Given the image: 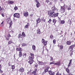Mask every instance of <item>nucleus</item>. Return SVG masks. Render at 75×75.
<instances>
[{"instance_id": "nucleus-35", "label": "nucleus", "mask_w": 75, "mask_h": 75, "mask_svg": "<svg viewBox=\"0 0 75 75\" xmlns=\"http://www.w3.org/2000/svg\"><path fill=\"white\" fill-rule=\"evenodd\" d=\"M50 61H54V59H53V57H50Z\"/></svg>"}, {"instance_id": "nucleus-15", "label": "nucleus", "mask_w": 75, "mask_h": 75, "mask_svg": "<svg viewBox=\"0 0 75 75\" xmlns=\"http://www.w3.org/2000/svg\"><path fill=\"white\" fill-rule=\"evenodd\" d=\"M19 71L21 72H24V69L23 67L20 68L19 69Z\"/></svg>"}, {"instance_id": "nucleus-8", "label": "nucleus", "mask_w": 75, "mask_h": 75, "mask_svg": "<svg viewBox=\"0 0 75 75\" xmlns=\"http://www.w3.org/2000/svg\"><path fill=\"white\" fill-rule=\"evenodd\" d=\"M50 68V66L47 67L44 69V71H45V72L46 73L48 71V70L49 69V68Z\"/></svg>"}, {"instance_id": "nucleus-22", "label": "nucleus", "mask_w": 75, "mask_h": 75, "mask_svg": "<svg viewBox=\"0 0 75 75\" xmlns=\"http://www.w3.org/2000/svg\"><path fill=\"white\" fill-rule=\"evenodd\" d=\"M30 56H30V57L34 58V54H33L31 53H30Z\"/></svg>"}, {"instance_id": "nucleus-62", "label": "nucleus", "mask_w": 75, "mask_h": 75, "mask_svg": "<svg viewBox=\"0 0 75 75\" xmlns=\"http://www.w3.org/2000/svg\"><path fill=\"white\" fill-rule=\"evenodd\" d=\"M71 35H72V33H71Z\"/></svg>"}, {"instance_id": "nucleus-11", "label": "nucleus", "mask_w": 75, "mask_h": 75, "mask_svg": "<svg viewBox=\"0 0 75 75\" xmlns=\"http://www.w3.org/2000/svg\"><path fill=\"white\" fill-rule=\"evenodd\" d=\"M36 1L37 3L36 4V7L38 8L40 6V3H39V2H38V1L37 0Z\"/></svg>"}, {"instance_id": "nucleus-1", "label": "nucleus", "mask_w": 75, "mask_h": 75, "mask_svg": "<svg viewBox=\"0 0 75 75\" xmlns=\"http://www.w3.org/2000/svg\"><path fill=\"white\" fill-rule=\"evenodd\" d=\"M52 10L48 11V15L49 16L52 17V16H54V14H55L54 11H55L57 8H56L55 7V6H53L52 8Z\"/></svg>"}, {"instance_id": "nucleus-48", "label": "nucleus", "mask_w": 75, "mask_h": 75, "mask_svg": "<svg viewBox=\"0 0 75 75\" xmlns=\"http://www.w3.org/2000/svg\"><path fill=\"white\" fill-rule=\"evenodd\" d=\"M1 16H2V17H4V14H3V13H2V14H1Z\"/></svg>"}, {"instance_id": "nucleus-23", "label": "nucleus", "mask_w": 75, "mask_h": 75, "mask_svg": "<svg viewBox=\"0 0 75 75\" xmlns=\"http://www.w3.org/2000/svg\"><path fill=\"white\" fill-rule=\"evenodd\" d=\"M67 45H71V42L69 41H67Z\"/></svg>"}, {"instance_id": "nucleus-52", "label": "nucleus", "mask_w": 75, "mask_h": 75, "mask_svg": "<svg viewBox=\"0 0 75 75\" xmlns=\"http://www.w3.org/2000/svg\"><path fill=\"white\" fill-rule=\"evenodd\" d=\"M59 37H62V36L61 35V34H60L59 35Z\"/></svg>"}, {"instance_id": "nucleus-17", "label": "nucleus", "mask_w": 75, "mask_h": 75, "mask_svg": "<svg viewBox=\"0 0 75 75\" xmlns=\"http://www.w3.org/2000/svg\"><path fill=\"white\" fill-rule=\"evenodd\" d=\"M32 49L33 50H36V47H35V45H33L32 46Z\"/></svg>"}, {"instance_id": "nucleus-29", "label": "nucleus", "mask_w": 75, "mask_h": 75, "mask_svg": "<svg viewBox=\"0 0 75 75\" xmlns=\"http://www.w3.org/2000/svg\"><path fill=\"white\" fill-rule=\"evenodd\" d=\"M60 50H62L63 48V46L62 45H61L59 47Z\"/></svg>"}, {"instance_id": "nucleus-61", "label": "nucleus", "mask_w": 75, "mask_h": 75, "mask_svg": "<svg viewBox=\"0 0 75 75\" xmlns=\"http://www.w3.org/2000/svg\"><path fill=\"white\" fill-rule=\"evenodd\" d=\"M43 21H44V22H45V20H44Z\"/></svg>"}, {"instance_id": "nucleus-6", "label": "nucleus", "mask_w": 75, "mask_h": 75, "mask_svg": "<svg viewBox=\"0 0 75 75\" xmlns=\"http://www.w3.org/2000/svg\"><path fill=\"white\" fill-rule=\"evenodd\" d=\"M16 50L17 51H19V52H21L23 51V49L21 47H19V48H17L16 49Z\"/></svg>"}, {"instance_id": "nucleus-57", "label": "nucleus", "mask_w": 75, "mask_h": 75, "mask_svg": "<svg viewBox=\"0 0 75 75\" xmlns=\"http://www.w3.org/2000/svg\"><path fill=\"white\" fill-rule=\"evenodd\" d=\"M11 35H10L9 34L8 35V37H11Z\"/></svg>"}, {"instance_id": "nucleus-12", "label": "nucleus", "mask_w": 75, "mask_h": 75, "mask_svg": "<svg viewBox=\"0 0 75 75\" xmlns=\"http://www.w3.org/2000/svg\"><path fill=\"white\" fill-rule=\"evenodd\" d=\"M37 69H35L34 71H33L32 72V74H35L36 73H37Z\"/></svg>"}, {"instance_id": "nucleus-2", "label": "nucleus", "mask_w": 75, "mask_h": 75, "mask_svg": "<svg viewBox=\"0 0 75 75\" xmlns=\"http://www.w3.org/2000/svg\"><path fill=\"white\" fill-rule=\"evenodd\" d=\"M33 57H31V56L29 57L28 60L29 61H28V63H29L30 65H31L34 62V60H33Z\"/></svg>"}, {"instance_id": "nucleus-44", "label": "nucleus", "mask_w": 75, "mask_h": 75, "mask_svg": "<svg viewBox=\"0 0 75 75\" xmlns=\"http://www.w3.org/2000/svg\"><path fill=\"white\" fill-rule=\"evenodd\" d=\"M46 2L47 3H50V1L49 0H46Z\"/></svg>"}, {"instance_id": "nucleus-50", "label": "nucleus", "mask_w": 75, "mask_h": 75, "mask_svg": "<svg viewBox=\"0 0 75 75\" xmlns=\"http://www.w3.org/2000/svg\"><path fill=\"white\" fill-rule=\"evenodd\" d=\"M0 69H2V66L0 64Z\"/></svg>"}, {"instance_id": "nucleus-9", "label": "nucleus", "mask_w": 75, "mask_h": 75, "mask_svg": "<svg viewBox=\"0 0 75 75\" xmlns=\"http://www.w3.org/2000/svg\"><path fill=\"white\" fill-rule=\"evenodd\" d=\"M54 65H56L58 66H59V65H61V62L59 61L58 62L55 63H54Z\"/></svg>"}, {"instance_id": "nucleus-47", "label": "nucleus", "mask_w": 75, "mask_h": 75, "mask_svg": "<svg viewBox=\"0 0 75 75\" xmlns=\"http://www.w3.org/2000/svg\"><path fill=\"white\" fill-rule=\"evenodd\" d=\"M54 37V36L52 35H51L50 36V38H53Z\"/></svg>"}, {"instance_id": "nucleus-45", "label": "nucleus", "mask_w": 75, "mask_h": 75, "mask_svg": "<svg viewBox=\"0 0 75 75\" xmlns=\"http://www.w3.org/2000/svg\"><path fill=\"white\" fill-rule=\"evenodd\" d=\"M63 7H64V8H67V7L66 5H64L63 6Z\"/></svg>"}, {"instance_id": "nucleus-38", "label": "nucleus", "mask_w": 75, "mask_h": 75, "mask_svg": "<svg viewBox=\"0 0 75 75\" xmlns=\"http://www.w3.org/2000/svg\"><path fill=\"white\" fill-rule=\"evenodd\" d=\"M26 45V44L25 43H22V46L23 47H25Z\"/></svg>"}, {"instance_id": "nucleus-32", "label": "nucleus", "mask_w": 75, "mask_h": 75, "mask_svg": "<svg viewBox=\"0 0 75 75\" xmlns=\"http://www.w3.org/2000/svg\"><path fill=\"white\" fill-rule=\"evenodd\" d=\"M11 68L12 69H15V66H14V65H12Z\"/></svg>"}, {"instance_id": "nucleus-56", "label": "nucleus", "mask_w": 75, "mask_h": 75, "mask_svg": "<svg viewBox=\"0 0 75 75\" xmlns=\"http://www.w3.org/2000/svg\"><path fill=\"white\" fill-rule=\"evenodd\" d=\"M30 17H33V14L30 15Z\"/></svg>"}, {"instance_id": "nucleus-55", "label": "nucleus", "mask_w": 75, "mask_h": 75, "mask_svg": "<svg viewBox=\"0 0 75 75\" xmlns=\"http://www.w3.org/2000/svg\"><path fill=\"white\" fill-rule=\"evenodd\" d=\"M6 40H9V38H6Z\"/></svg>"}, {"instance_id": "nucleus-64", "label": "nucleus", "mask_w": 75, "mask_h": 75, "mask_svg": "<svg viewBox=\"0 0 75 75\" xmlns=\"http://www.w3.org/2000/svg\"><path fill=\"white\" fill-rule=\"evenodd\" d=\"M35 1H37V0H35Z\"/></svg>"}, {"instance_id": "nucleus-58", "label": "nucleus", "mask_w": 75, "mask_h": 75, "mask_svg": "<svg viewBox=\"0 0 75 75\" xmlns=\"http://www.w3.org/2000/svg\"><path fill=\"white\" fill-rule=\"evenodd\" d=\"M4 22H2L1 23V24H3V23Z\"/></svg>"}, {"instance_id": "nucleus-30", "label": "nucleus", "mask_w": 75, "mask_h": 75, "mask_svg": "<svg viewBox=\"0 0 75 75\" xmlns=\"http://www.w3.org/2000/svg\"><path fill=\"white\" fill-rule=\"evenodd\" d=\"M53 42L54 44H56V40H55V39H54L53 40Z\"/></svg>"}, {"instance_id": "nucleus-27", "label": "nucleus", "mask_w": 75, "mask_h": 75, "mask_svg": "<svg viewBox=\"0 0 75 75\" xmlns=\"http://www.w3.org/2000/svg\"><path fill=\"white\" fill-rule=\"evenodd\" d=\"M4 9L3 8H1V6H0V11H1V12H2L3 11H4Z\"/></svg>"}, {"instance_id": "nucleus-14", "label": "nucleus", "mask_w": 75, "mask_h": 75, "mask_svg": "<svg viewBox=\"0 0 75 75\" xmlns=\"http://www.w3.org/2000/svg\"><path fill=\"white\" fill-rule=\"evenodd\" d=\"M72 59H71L69 60V62L68 65V67H69L71 66V65L72 64Z\"/></svg>"}, {"instance_id": "nucleus-28", "label": "nucleus", "mask_w": 75, "mask_h": 75, "mask_svg": "<svg viewBox=\"0 0 75 75\" xmlns=\"http://www.w3.org/2000/svg\"><path fill=\"white\" fill-rule=\"evenodd\" d=\"M58 13H54V17H57L58 16Z\"/></svg>"}, {"instance_id": "nucleus-5", "label": "nucleus", "mask_w": 75, "mask_h": 75, "mask_svg": "<svg viewBox=\"0 0 75 75\" xmlns=\"http://www.w3.org/2000/svg\"><path fill=\"white\" fill-rule=\"evenodd\" d=\"M13 16L14 17H16L17 18H19L20 17V14L18 13H15L14 14Z\"/></svg>"}, {"instance_id": "nucleus-39", "label": "nucleus", "mask_w": 75, "mask_h": 75, "mask_svg": "<svg viewBox=\"0 0 75 75\" xmlns=\"http://www.w3.org/2000/svg\"><path fill=\"white\" fill-rule=\"evenodd\" d=\"M61 24H64V23H65V21H61Z\"/></svg>"}, {"instance_id": "nucleus-53", "label": "nucleus", "mask_w": 75, "mask_h": 75, "mask_svg": "<svg viewBox=\"0 0 75 75\" xmlns=\"http://www.w3.org/2000/svg\"><path fill=\"white\" fill-rule=\"evenodd\" d=\"M68 10H71V8L70 7L68 8Z\"/></svg>"}, {"instance_id": "nucleus-36", "label": "nucleus", "mask_w": 75, "mask_h": 75, "mask_svg": "<svg viewBox=\"0 0 75 75\" xmlns=\"http://www.w3.org/2000/svg\"><path fill=\"white\" fill-rule=\"evenodd\" d=\"M54 23V24L56 23V20L55 19H54L52 21Z\"/></svg>"}, {"instance_id": "nucleus-16", "label": "nucleus", "mask_w": 75, "mask_h": 75, "mask_svg": "<svg viewBox=\"0 0 75 75\" xmlns=\"http://www.w3.org/2000/svg\"><path fill=\"white\" fill-rule=\"evenodd\" d=\"M19 57H22V55H23L22 52H19Z\"/></svg>"}, {"instance_id": "nucleus-54", "label": "nucleus", "mask_w": 75, "mask_h": 75, "mask_svg": "<svg viewBox=\"0 0 75 75\" xmlns=\"http://www.w3.org/2000/svg\"><path fill=\"white\" fill-rule=\"evenodd\" d=\"M38 67V65H36L35 66V67L36 68H37Z\"/></svg>"}, {"instance_id": "nucleus-63", "label": "nucleus", "mask_w": 75, "mask_h": 75, "mask_svg": "<svg viewBox=\"0 0 75 75\" xmlns=\"http://www.w3.org/2000/svg\"><path fill=\"white\" fill-rule=\"evenodd\" d=\"M34 75H37V74H34Z\"/></svg>"}, {"instance_id": "nucleus-25", "label": "nucleus", "mask_w": 75, "mask_h": 75, "mask_svg": "<svg viewBox=\"0 0 75 75\" xmlns=\"http://www.w3.org/2000/svg\"><path fill=\"white\" fill-rule=\"evenodd\" d=\"M8 3H9V4H13V3H14V2L13 1H9Z\"/></svg>"}, {"instance_id": "nucleus-49", "label": "nucleus", "mask_w": 75, "mask_h": 75, "mask_svg": "<svg viewBox=\"0 0 75 75\" xmlns=\"http://www.w3.org/2000/svg\"><path fill=\"white\" fill-rule=\"evenodd\" d=\"M45 73H46V72H45V71H44L43 72L42 74H45Z\"/></svg>"}, {"instance_id": "nucleus-60", "label": "nucleus", "mask_w": 75, "mask_h": 75, "mask_svg": "<svg viewBox=\"0 0 75 75\" xmlns=\"http://www.w3.org/2000/svg\"><path fill=\"white\" fill-rule=\"evenodd\" d=\"M61 33H62V31H59Z\"/></svg>"}, {"instance_id": "nucleus-59", "label": "nucleus", "mask_w": 75, "mask_h": 75, "mask_svg": "<svg viewBox=\"0 0 75 75\" xmlns=\"http://www.w3.org/2000/svg\"><path fill=\"white\" fill-rule=\"evenodd\" d=\"M58 0H54V1H57Z\"/></svg>"}, {"instance_id": "nucleus-21", "label": "nucleus", "mask_w": 75, "mask_h": 75, "mask_svg": "<svg viewBox=\"0 0 75 75\" xmlns=\"http://www.w3.org/2000/svg\"><path fill=\"white\" fill-rule=\"evenodd\" d=\"M29 25H29V23H27V25H26L24 27V28H28V27Z\"/></svg>"}, {"instance_id": "nucleus-19", "label": "nucleus", "mask_w": 75, "mask_h": 75, "mask_svg": "<svg viewBox=\"0 0 75 75\" xmlns=\"http://www.w3.org/2000/svg\"><path fill=\"white\" fill-rule=\"evenodd\" d=\"M66 71L68 74H69V72H70V70H69V69L68 68H67L66 69Z\"/></svg>"}, {"instance_id": "nucleus-51", "label": "nucleus", "mask_w": 75, "mask_h": 75, "mask_svg": "<svg viewBox=\"0 0 75 75\" xmlns=\"http://www.w3.org/2000/svg\"><path fill=\"white\" fill-rule=\"evenodd\" d=\"M69 21V24H71V20H69L68 21V22Z\"/></svg>"}, {"instance_id": "nucleus-33", "label": "nucleus", "mask_w": 75, "mask_h": 75, "mask_svg": "<svg viewBox=\"0 0 75 75\" xmlns=\"http://www.w3.org/2000/svg\"><path fill=\"white\" fill-rule=\"evenodd\" d=\"M23 55L24 58H25L27 56V54L26 53H24Z\"/></svg>"}, {"instance_id": "nucleus-20", "label": "nucleus", "mask_w": 75, "mask_h": 75, "mask_svg": "<svg viewBox=\"0 0 75 75\" xmlns=\"http://www.w3.org/2000/svg\"><path fill=\"white\" fill-rule=\"evenodd\" d=\"M41 33V31H40V29L39 28L38 29V30H37V34H40Z\"/></svg>"}, {"instance_id": "nucleus-42", "label": "nucleus", "mask_w": 75, "mask_h": 75, "mask_svg": "<svg viewBox=\"0 0 75 75\" xmlns=\"http://www.w3.org/2000/svg\"><path fill=\"white\" fill-rule=\"evenodd\" d=\"M54 62H51L50 63V65H52V64H55V63H54Z\"/></svg>"}, {"instance_id": "nucleus-41", "label": "nucleus", "mask_w": 75, "mask_h": 75, "mask_svg": "<svg viewBox=\"0 0 75 75\" xmlns=\"http://www.w3.org/2000/svg\"><path fill=\"white\" fill-rule=\"evenodd\" d=\"M18 9V8L17 6H16L14 8V10H15V11L17 10Z\"/></svg>"}, {"instance_id": "nucleus-43", "label": "nucleus", "mask_w": 75, "mask_h": 75, "mask_svg": "<svg viewBox=\"0 0 75 75\" xmlns=\"http://www.w3.org/2000/svg\"><path fill=\"white\" fill-rule=\"evenodd\" d=\"M52 21L51 20V19H50L48 22L49 23H51V22Z\"/></svg>"}, {"instance_id": "nucleus-26", "label": "nucleus", "mask_w": 75, "mask_h": 75, "mask_svg": "<svg viewBox=\"0 0 75 75\" xmlns=\"http://www.w3.org/2000/svg\"><path fill=\"white\" fill-rule=\"evenodd\" d=\"M13 42L10 40L8 42V45H10V44H11V43H13Z\"/></svg>"}, {"instance_id": "nucleus-13", "label": "nucleus", "mask_w": 75, "mask_h": 75, "mask_svg": "<svg viewBox=\"0 0 75 75\" xmlns=\"http://www.w3.org/2000/svg\"><path fill=\"white\" fill-rule=\"evenodd\" d=\"M23 15L24 16H25V17H28V13L27 12H26L25 13H24Z\"/></svg>"}, {"instance_id": "nucleus-4", "label": "nucleus", "mask_w": 75, "mask_h": 75, "mask_svg": "<svg viewBox=\"0 0 75 75\" xmlns=\"http://www.w3.org/2000/svg\"><path fill=\"white\" fill-rule=\"evenodd\" d=\"M18 38H22L23 37H25V35L24 33V32H23L22 33V35L21 34H19Z\"/></svg>"}, {"instance_id": "nucleus-10", "label": "nucleus", "mask_w": 75, "mask_h": 75, "mask_svg": "<svg viewBox=\"0 0 75 75\" xmlns=\"http://www.w3.org/2000/svg\"><path fill=\"white\" fill-rule=\"evenodd\" d=\"M50 75H55V73L54 72L52 71H49Z\"/></svg>"}, {"instance_id": "nucleus-24", "label": "nucleus", "mask_w": 75, "mask_h": 75, "mask_svg": "<svg viewBox=\"0 0 75 75\" xmlns=\"http://www.w3.org/2000/svg\"><path fill=\"white\" fill-rule=\"evenodd\" d=\"M73 54V51H71L70 50V55L71 56H72V55Z\"/></svg>"}, {"instance_id": "nucleus-34", "label": "nucleus", "mask_w": 75, "mask_h": 75, "mask_svg": "<svg viewBox=\"0 0 75 75\" xmlns=\"http://www.w3.org/2000/svg\"><path fill=\"white\" fill-rule=\"evenodd\" d=\"M43 62H38V64H39V65H41L42 64V63Z\"/></svg>"}, {"instance_id": "nucleus-31", "label": "nucleus", "mask_w": 75, "mask_h": 75, "mask_svg": "<svg viewBox=\"0 0 75 75\" xmlns=\"http://www.w3.org/2000/svg\"><path fill=\"white\" fill-rule=\"evenodd\" d=\"M43 44L45 46V45H46L47 44V41L46 42V41H45L44 43Z\"/></svg>"}, {"instance_id": "nucleus-18", "label": "nucleus", "mask_w": 75, "mask_h": 75, "mask_svg": "<svg viewBox=\"0 0 75 75\" xmlns=\"http://www.w3.org/2000/svg\"><path fill=\"white\" fill-rule=\"evenodd\" d=\"M36 22L37 24L39 23H40V22H41V19L39 18H38L36 21Z\"/></svg>"}, {"instance_id": "nucleus-37", "label": "nucleus", "mask_w": 75, "mask_h": 75, "mask_svg": "<svg viewBox=\"0 0 75 75\" xmlns=\"http://www.w3.org/2000/svg\"><path fill=\"white\" fill-rule=\"evenodd\" d=\"M61 73H59V71H58L56 75H61Z\"/></svg>"}, {"instance_id": "nucleus-46", "label": "nucleus", "mask_w": 75, "mask_h": 75, "mask_svg": "<svg viewBox=\"0 0 75 75\" xmlns=\"http://www.w3.org/2000/svg\"><path fill=\"white\" fill-rule=\"evenodd\" d=\"M0 73H3V71L1 70V69H0Z\"/></svg>"}, {"instance_id": "nucleus-3", "label": "nucleus", "mask_w": 75, "mask_h": 75, "mask_svg": "<svg viewBox=\"0 0 75 75\" xmlns=\"http://www.w3.org/2000/svg\"><path fill=\"white\" fill-rule=\"evenodd\" d=\"M6 21L7 22V23L9 24L11 26L12 25V24H13V23H12V21H11L10 20V18H7L6 20Z\"/></svg>"}, {"instance_id": "nucleus-7", "label": "nucleus", "mask_w": 75, "mask_h": 75, "mask_svg": "<svg viewBox=\"0 0 75 75\" xmlns=\"http://www.w3.org/2000/svg\"><path fill=\"white\" fill-rule=\"evenodd\" d=\"M75 45H71L70 46V47L69 48V50H70L71 51H73V49Z\"/></svg>"}, {"instance_id": "nucleus-40", "label": "nucleus", "mask_w": 75, "mask_h": 75, "mask_svg": "<svg viewBox=\"0 0 75 75\" xmlns=\"http://www.w3.org/2000/svg\"><path fill=\"white\" fill-rule=\"evenodd\" d=\"M42 43L43 44L44 43V42L45 41V40L44 39H42Z\"/></svg>"}]
</instances>
